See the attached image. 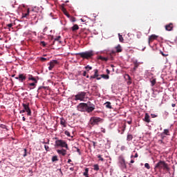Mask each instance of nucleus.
Instances as JSON below:
<instances>
[{"label": "nucleus", "mask_w": 177, "mask_h": 177, "mask_svg": "<svg viewBox=\"0 0 177 177\" xmlns=\"http://www.w3.org/2000/svg\"><path fill=\"white\" fill-rule=\"evenodd\" d=\"M120 150H121V151H124V150H127V147H125V145H122L120 147Z\"/></svg>", "instance_id": "4c0bfd02"}, {"label": "nucleus", "mask_w": 177, "mask_h": 177, "mask_svg": "<svg viewBox=\"0 0 177 177\" xmlns=\"http://www.w3.org/2000/svg\"><path fill=\"white\" fill-rule=\"evenodd\" d=\"M23 113H26V110L22 109V110H21V111H19V113H20V114H23Z\"/></svg>", "instance_id": "6e6d98bb"}, {"label": "nucleus", "mask_w": 177, "mask_h": 177, "mask_svg": "<svg viewBox=\"0 0 177 177\" xmlns=\"http://www.w3.org/2000/svg\"><path fill=\"white\" fill-rule=\"evenodd\" d=\"M24 109L27 113V115H31V109H30V105L28 104H22Z\"/></svg>", "instance_id": "f8f14e48"}, {"label": "nucleus", "mask_w": 177, "mask_h": 177, "mask_svg": "<svg viewBox=\"0 0 177 177\" xmlns=\"http://www.w3.org/2000/svg\"><path fill=\"white\" fill-rule=\"evenodd\" d=\"M118 37L120 42H124V37H122V35L118 34Z\"/></svg>", "instance_id": "f704fd0d"}, {"label": "nucleus", "mask_w": 177, "mask_h": 177, "mask_svg": "<svg viewBox=\"0 0 177 177\" xmlns=\"http://www.w3.org/2000/svg\"><path fill=\"white\" fill-rule=\"evenodd\" d=\"M134 162H135V160H131L130 161V163L129 164V165H131V164H133Z\"/></svg>", "instance_id": "052dcab7"}, {"label": "nucleus", "mask_w": 177, "mask_h": 177, "mask_svg": "<svg viewBox=\"0 0 177 177\" xmlns=\"http://www.w3.org/2000/svg\"><path fill=\"white\" fill-rule=\"evenodd\" d=\"M77 55L80 56L82 59H92L95 56V53L93 50H90L85 52L78 53Z\"/></svg>", "instance_id": "f03ea898"}, {"label": "nucleus", "mask_w": 177, "mask_h": 177, "mask_svg": "<svg viewBox=\"0 0 177 177\" xmlns=\"http://www.w3.org/2000/svg\"><path fill=\"white\" fill-rule=\"evenodd\" d=\"M77 109L78 111L85 112L86 111V103H80L77 105Z\"/></svg>", "instance_id": "9d476101"}, {"label": "nucleus", "mask_w": 177, "mask_h": 177, "mask_svg": "<svg viewBox=\"0 0 177 177\" xmlns=\"http://www.w3.org/2000/svg\"><path fill=\"white\" fill-rule=\"evenodd\" d=\"M28 88L29 89H34L35 88V86H37V83H35V82H32V83H29L28 84Z\"/></svg>", "instance_id": "412c9836"}, {"label": "nucleus", "mask_w": 177, "mask_h": 177, "mask_svg": "<svg viewBox=\"0 0 177 177\" xmlns=\"http://www.w3.org/2000/svg\"><path fill=\"white\" fill-rule=\"evenodd\" d=\"M15 80H18L19 82H24L27 80V77L24 73H19L17 77H15Z\"/></svg>", "instance_id": "1a4fd4ad"}, {"label": "nucleus", "mask_w": 177, "mask_h": 177, "mask_svg": "<svg viewBox=\"0 0 177 177\" xmlns=\"http://www.w3.org/2000/svg\"><path fill=\"white\" fill-rule=\"evenodd\" d=\"M105 105H106V107L107 109H112L111 102H106L105 103Z\"/></svg>", "instance_id": "7c9ffc66"}, {"label": "nucleus", "mask_w": 177, "mask_h": 177, "mask_svg": "<svg viewBox=\"0 0 177 177\" xmlns=\"http://www.w3.org/2000/svg\"><path fill=\"white\" fill-rule=\"evenodd\" d=\"M46 88H48V87H46V86H39L38 88L37 92H39L40 89H42V88L43 89H46Z\"/></svg>", "instance_id": "c03bdc74"}, {"label": "nucleus", "mask_w": 177, "mask_h": 177, "mask_svg": "<svg viewBox=\"0 0 177 177\" xmlns=\"http://www.w3.org/2000/svg\"><path fill=\"white\" fill-rule=\"evenodd\" d=\"M145 75L147 76V78H149V80H151V78H153V73H151V72H150L149 71H145Z\"/></svg>", "instance_id": "a211bd4d"}, {"label": "nucleus", "mask_w": 177, "mask_h": 177, "mask_svg": "<svg viewBox=\"0 0 177 177\" xmlns=\"http://www.w3.org/2000/svg\"><path fill=\"white\" fill-rule=\"evenodd\" d=\"M93 169H94V171H99V169H100V168L99 167V165H97V164L94 165Z\"/></svg>", "instance_id": "2f4dec72"}, {"label": "nucleus", "mask_w": 177, "mask_h": 177, "mask_svg": "<svg viewBox=\"0 0 177 177\" xmlns=\"http://www.w3.org/2000/svg\"><path fill=\"white\" fill-rule=\"evenodd\" d=\"M97 77L95 75L90 76V80H95V78H97Z\"/></svg>", "instance_id": "8fccbe9b"}, {"label": "nucleus", "mask_w": 177, "mask_h": 177, "mask_svg": "<svg viewBox=\"0 0 177 177\" xmlns=\"http://www.w3.org/2000/svg\"><path fill=\"white\" fill-rule=\"evenodd\" d=\"M64 135H66V136H67L68 138H69V140H73V138H74V135H71L70 131L67 130L64 131Z\"/></svg>", "instance_id": "f3484780"}, {"label": "nucleus", "mask_w": 177, "mask_h": 177, "mask_svg": "<svg viewBox=\"0 0 177 177\" xmlns=\"http://www.w3.org/2000/svg\"><path fill=\"white\" fill-rule=\"evenodd\" d=\"M51 161L52 162H55V161H59V158L57 157V156H54L52 157Z\"/></svg>", "instance_id": "c756f323"}, {"label": "nucleus", "mask_w": 177, "mask_h": 177, "mask_svg": "<svg viewBox=\"0 0 177 177\" xmlns=\"http://www.w3.org/2000/svg\"><path fill=\"white\" fill-rule=\"evenodd\" d=\"M149 81L151 82V86H154V85H156L157 83V80L154 77L149 79Z\"/></svg>", "instance_id": "aec40b11"}, {"label": "nucleus", "mask_w": 177, "mask_h": 177, "mask_svg": "<svg viewBox=\"0 0 177 177\" xmlns=\"http://www.w3.org/2000/svg\"><path fill=\"white\" fill-rule=\"evenodd\" d=\"M101 132H102V133H106V129L101 127Z\"/></svg>", "instance_id": "3c124183"}, {"label": "nucleus", "mask_w": 177, "mask_h": 177, "mask_svg": "<svg viewBox=\"0 0 177 177\" xmlns=\"http://www.w3.org/2000/svg\"><path fill=\"white\" fill-rule=\"evenodd\" d=\"M145 122H147L149 124L150 122V115L149 113H146L145 118L142 119Z\"/></svg>", "instance_id": "dca6fc26"}, {"label": "nucleus", "mask_w": 177, "mask_h": 177, "mask_svg": "<svg viewBox=\"0 0 177 177\" xmlns=\"http://www.w3.org/2000/svg\"><path fill=\"white\" fill-rule=\"evenodd\" d=\"M151 117H152V118H156L158 117V115H157L156 114H151Z\"/></svg>", "instance_id": "864d4df0"}, {"label": "nucleus", "mask_w": 177, "mask_h": 177, "mask_svg": "<svg viewBox=\"0 0 177 177\" xmlns=\"http://www.w3.org/2000/svg\"><path fill=\"white\" fill-rule=\"evenodd\" d=\"M138 157H139V155L138 154V153H136L134 158H138Z\"/></svg>", "instance_id": "13d9d810"}, {"label": "nucleus", "mask_w": 177, "mask_h": 177, "mask_svg": "<svg viewBox=\"0 0 177 177\" xmlns=\"http://www.w3.org/2000/svg\"><path fill=\"white\" fill-rule=\"evenodd\" d=\"M125 129H126V125L124 124V125L122 127V131L120 133L121 135L124 134V132H125Z\"/></svg>", "instance_id": "79ce46f5"}, {"label": "nucleus", "mask_w": 177, "mask_h": 177, "mask_svg": "<svg viewBox=\"0 0 177 177\" xmlns=\"http://www.w3.org/2000/svg\"><path fill=\"white\" fill-rule=\"evenodd\" d=\"M165 30L166 31H172V30H174V24L172 23H170L166 25Z\"/></svg>", "instance_id": "2eb2a0df"}, {"label": "nucleus", "mask_w": 177, "mask_h": 177, "mask_svg": "<svg viewBox=\"0 0 177 177\" xmlns=\"http://www.w3.org/2000/svg\"><path fill=\"white\" fill-rule=\"evenodd\" d=\"M24 153L23 155L24 157H27V149H24Z\"/></svg>", "instance_id": "a18cd8bd"}, {"label": "nucleus", "mask_w": 177, "mask_h": 177, "mask_svg": "<svg viewBox=\"0 0 177 177\" xmlns=\"http://www.w3.org/2000/svg\"><path fill=\"white\" fill-rule=\"evenodd\" d=\"M44 149H45L46 151H49V146L44 145Z\"/></svg>", "instance_id": "49530a36"}, {"label": "nucleus", "mask_w": 177, "mask_h": 177, "mask_svg": "<svg viewBox=\"0 0 177 177\" xmlns=\"http://www.w3.org/2000/svg\"><path fill=\"white\" fill-rule=\"evenodd\" d=\"M97 158H99L100 161H104V159L102 158V155H97Z\"/></svg>", "instance_id": "a19ab883"}, {"label": "nucleus", "mask_w": 177, "mask_h": 177, "mask_svg": "<svg viewBox=\"0 0 177 177\" xmlns=\"http://www.w3.org/2000/svg\"><path fill=\"white\" fill-rule=\"evenodd\" d=\"M28 15H32L33 16H37V12H35V10L34 9L31 11H30V9H28L26 13L22 14V17H27Z\"/></svg>", "instance_id": "9b49d317"}, {"label": "nucleus", "mask_w": 177, "mask_h": 177, "mask_svg": "<svg viewBox=\"0 0 177 177\" xmlns=\"http://www.w3.org/2000/svg\"><path fill=\"white\" fill-rule=\"evenodd\" d=\"M118 164L121 169H127V163L125 162V158H124L122 156H119Z\"/></svg>", "instance_id": "39448f33"}, {"label": "nucleus", "mask_w": 177, "mask_h": 177, "mask_svg": "<svg viewBox=\"0 0 177 177\" xmlns=\"http://www.w3.org/2000/svg\"><path fill=\"white\" fill-rule=\"evenodd\" d=\"M69 169H70V171H74V167H71Z\"/></svg>", "instance_id": "338daca9"}, {"label": "nucleus", "mask_w": 177, "mask_h": 177, "mask_svg": "<svg viewBox=\"0 0 177 177\" xmlns=\"http://www.w3.org/2000/svg\"><path fill=\"white\" fill-rule=\"evenodd\" d=\"M86 96V93L85 91H80L75 95V100H80V102H84L85 100Z\"/></svg>", "instance_id": "20e7f679"}, {"label": "nucleus", "mask_w": 177, "mask_h": 177, "mask_svg": "<svg viewBox=\"0 0 177 177\" xmlns=\"http://www.w3.org/2000/svg\"><path fill=\"white\" fill-rule=\"evenodd\" d=\"M84 68H86V70H87V71H89V70H92V66L87 65L84 67Z\"/></svg>", "instance_id": "e433bc0d"}, {"label": "nucleus", "mask_w": 177, "mask_h": 177, "mask_svg": "<svg viewBox=\"0 0 177 177\" xmlns=\"http://www.w3.org/2000/svg\"><path fill=\"white\" fill-rule=\"evenodd\" d=\"M0 128H1L2 129H6V131H8V127H6V125H5L3 124H0Z\"/></svg>", "instance_id": "72a5a7b5"}, {"label": "nucleus", "mask_w": 177, "mask_h": 177, "mask_svg": "<svg viewBox=\"0 0 177 177\" xmlns=\"http://www.w3.org/2000/svg\"><path fill=\"white\" fill-rule=\"evenodd\" d=\"M145 167L147 169H150V165L149 163H145Z\"/></svg>", "instance_id": "ea45409f"}, {"label": "nucleus", "mask_w": 177, "mask_h": 177, "mask_svg": "<svg viewBox=\"0 0 177 177\" xmlns=\"http://www.w3.org/2000/svg\"><path fill=\"white\" fill-rule=\"evenodd\" d=\"M133 139V136L131 133H128L127 136V142H131Z\"/></svg>", "instance_id": "bb28decb"}, {"label": "nucleus", "mask_w": 177, "mask_h": 177, "mask_svg": "<svg viewBox=\"0 0 177 177\" xmlns=\"http://www.w3.org/2000/svg\"><path fill=\"white\" fill-rule=\"evenodd\" d=\"M101 77L104 78V80H109V78H110V76H109V75H101Z\"/></svg>", "instance_id": "473e14b6"}, {"label": "nucleus", "mask_w": 177, "mask_h": 177, "mask_svg": "<svg viewBox=\"0 0 177 177\" xmlns=\"http://www.w3.org/2000/svg\"><path fill=\"white\" fill-rule=\"evenodd\" d=\"M138 66H136L134 65V67L133 68V71H136Z\"/></svg>", "instance_id": "4d7b16f0"}, {"label": "nucleus", "mask_w": 177, "mask_h": 177, "mask_svg": "<svg viewBox=\"0 0 177 177\" xmlns=\"http://www.w3.org/2000/svg\"><path fill=\"white\" fill-rule=\"evenodd\" d=\"M57 154H59V156H66V154H67V150L62 148L61 149H57Z\"/></svg>", "instance_id": "4468645a"}, {"label": "nucleus", "mask_w": 177, "mask_h": 177, "mask_svg": "<svg viewBox=\"0 0 177 177\" xmlns=\"http://www.w3.org/2000/svg\"><path fill=\"white\" fill-rule=\"evenodd\" d=\"M162 134L166 135L167 136H169V130L168 129H165L163 130V132H162Z\"/></svg>", "instance_id": "c85d7f7f"}, {"label": "nucleus", "mask_w": 177, "mask_h": 177, "mask_svg": "<svg viewBox=\"0 0 177 177\" xmlns=\"http://www.w3.org/2000/svg\"><path fill=\"white\" fill-rule=\"evenodd\" d=\"M98 60H102V62H108L109 61V57H103L102 55H100L97 57Z\"/></svg>", "instance_id": "6ab92c4d"}, {"label": "nucleus", "mask_w": 177, "mask_h": 177, "mask_svg": "<svg viewBox=\"0 0 177 177\" xmlns=\"http://www.w3.org/2000/svg\"><path fill=\"white\" fill-rule=\"evenodd\" d=\"M57 63L58 62L56 59H53L50 62H48V66L49 71H52V70H53V68H55V66H56Z\"/></svg>", "instance_id": "6e6552de"}, {"label": "nucleus", "mask_w": 177, "mask_h": 177, "mask_svg": "<svg viewBox=\"0 0 177 177\" xmlns=\"http://www.w3.org/2000/svg\"><path fill=\"white\" fill-rule=\"evenodd\" d=\"M55 147H62V149H66V150H68V144L64 140H59L57 137L55 138Z\"/></svg>", "instance_id": "f257e3e1"}, {"label": "nucleus", "mask_w": 177, "mask_h": 177, "mask_svg": "<svg viewBox=\"0 0 177 177\" xmlns=\"http://www.w3.org/2000/svg\"><path fill=\"white\" fill-rule=\"evenodd\" d=\"M84 176L89 177V168L86 167L84 169V172L83 173Z\"/></svg>", "instance_id": "4be33fe9"}, {"label": "nucleus", "mask_w": 177, "mask_h": 177, "mask_svg": "<svg viewBox=\"0 0 177 177\" xmlns=\"http://www.w3.org/2000/svg\"><path fill=\"white\" fill-rule=\"evenodd\" d=\"M70 20L72 23H75L76 21L75 17H71Z\"/></svg>", "instance_id": "58836bf2"}, {"label": "nucleus", "mask_w": 177, "mask_h": 177, "mask_svg": "<svg viewBox=\"0 0 177 177\" xmlns=\"http://www.w3.org/2000/svg\"><path fill=\"white\" fill-rule=\"evenodd\" d=\"M161 55H162V56H168V54H164V53L163 52H161Z\"/></svg>", "instance_id": "e2e57ef3"}, {"label": "nucleus", "mask_w": 177, "mask_h": 177, "mask_svg": "<svg viewBox=\"0 0 177 177\" xmlns=\"http://www.w3.org/2000/svg\"><path fill=\"white\" fill-rule=\"evenodd\" d=\"M158 169L159 170L166 169V171H169V167H168V164L165 162L164 160H160L155 166V169Z\"/></svg>", "instance_id": "7ed1b4c3"}, {"label": "nucleus", "mask_w": 177, "mask_h": 177, "mask_svg": "<svg viewBox=\"0 0 177 177\" xmlns=\"http://www.w3.org/2000/svg\"><path fill=\"white\" fill-rule=\"evenodd\" d=\"M94 75L95 77H99V71L97 69L94 70Z\"/></svg>", "instance_id": "c9c22d12"}, {"label": "nucleus", "mask_w": 177, "mask_h": 177, "mask_svg": "<svg viewBox=\"0 0 177 177\" xmlns=\"http://www.w3.org/2000/svg\"><path fill=\"white\" fill-rule=\"evenodd\" d=\"M133 64L134 66H136V67H139V66H140V64H143V62H138V59H136L133 61Z\"/></svg>", "instance_id": "cd10ccee"}, {"label": "nucleus", "mask_w": 177, "mask_h": 177, "mask_svg": "<svg viewBox=\"0 0 177 177\" xmlns=\"http://www.w3.org/2000/svg\"><path fill=\"white\" fill-rule=\"evenodd\" d=\"M95 110V104H92L91 102L86 103V112L92 113Z\"/></svg>", "instance_id": "423d86ee"}, {"label": "nucleus", "mask_w": 177, "mask_h": 177, "mask_svg": "<svg viewBox=\"0 0 177 177\" xmlns=\"http://www.w3.org/2000/svg\"><path fill=\"white\" fill-rule=\"evenodd\" d=\"M92 125H97L99 122H103V119L99 117H92L90 120Z\"/></svg>", "instance_id": "0eeeda50"}, {"label": "nucleus", "mask_w": 177, "mask_h": 177, "mask_svg": "<svg viewBox=\"0 0 177 177\" xmlns=\"http://www.w3.org/2000/svg\"><path fill=\"white\" fill-rule=\"evenodd\" d=\"M77 30H80V26H78L77 24L73 25V26L71 27V30L74 32L77 31Z\"/></svg>", "instance_id": "b1692460"}, {"label": "nucleus", "mask_w": 177, "mask_h": 177, "mask_svg": "<svg viewBox=\"0 0 177 177\" xmlns=\"http://www.w3.org/2000/svg\"><path fill=\"white\" fill-rule=\"evenodd\" d=\"M107 74H110V71L109 69H106Z\"/></svg>", "instance_id": "774afa93"}, {"label": "nucleus", "mask_w": 177, "mask_h": 177, "mask_svg": "<svg viewBox=\"0 0 177 177\" xmlns=\"http://www.w3.org/2000/svg\"><path fill=\"white\" fill-rule=\"evenodd\" d=\"M75 149H76L77 153L81 156V150L77 147H75Z\"/></svg>", "instance_id": "37998d69"}, {"label": "nucleus", "mask_w": 177, "mask_h": 177, "mask_svg": "<svg viewBox=\"0 0 177 177\" xmlns=\"http://www.w3.org/2000/svg\"><path fill=\"white\" fill-rule=\"evenodd\" d=\"M60 38H62L61 36H58L54 39V41H60Z\"/></svg>", "instance_id": "de8ad7c7"}, {"label": "nucleus", "mask_w": 177, "mask_h": 177, "mask_svg": "<svg viewBox=\"0 0 177 177\" xmlns=\"http://www.w3.org/2000/svg\"><path fill=\"white\" fill-rule=\"evenodd\" d=\"M164 114H165V115H168V114H169L167 111H165V113H164Z\"/></svg>", "instance_id": "69168bd1"}, {"label": "nucleus", "mask_w": 177, "mask_h": 177, "mask_svg": "<svg viewBox=\"0 0 177 177\" xmlns=\"http://www.w3.org/2000/svg\"><path fill=\"white\" fill-rule=\"evenodd\" d=\"M44 32H46V31H48V27H45V28L43 30Z\"/></svg>", "instance_id": "680f3d73"}, {"label": "nucleus", "mask_w": 177, "mask_h": 177, "mask_svg": "<svg viewBox=\"0 0 177 177\" xmlns=\"http://www.w3.org/2000/svg\"><path fill=\"white\" fill-rule=\"evenodd\" d=\"M72 162L73 160H71V159L68 160V164H71L72 166H74V163H71Z\"/></svg>", "instance_id": "09e8293b"}, {"label": "nucleus", "mask_w": 177, "mask_h": 177, "mask_svg": "<svg viewBox=\"0 0 177 177\" xmlns=\"http://www.w3.org/2000/svg\"><path fill=\"white\" fill-rule=\"evenodd\" d=\"M82 75L83 77H86V71H84Z\"/></svg>", "instance_id": "bf43d9fd"}, {"label": "nucleus", "mask_w": 177, "mask_h": 177, "mask_svg": "<svg viewBox=\"0 0 177 177\" xmlns=\"http://www.w3.org/2000/svg\"><path fill=\"white\" fill-rule=\"evenodd\" d=\"M60 124L62 125V127H64V128L67 127V124H66V120H64L63 118H60Z\"/></svg>", "instance_id": "5701e85b"}, {"label": "nucleus", "mask_w": 177, "mask_h": 177, "mask_svg": "<svg viewBox=\"0 0 177 177\" xmlns=\"http://www.w3.org/2000/svg\"><path fill=\"white\" fill-rule=\"evenodd\" d=\"M28 80L29 81H33L34 82H35V84H37L38 83V80H37V79H35V77H34L32 75H29V77H28Z\"/></svg>", "instance_id": "a878e982"}, {"label": "nucleus", "mask_w": 177, "mask_h": 177, "mask_svg": "<svg viewBox=\"0 0 177 177\" xmlns=\"http://www.w3.org/2000/svg\"><path fill=\"white\" fill-rule=\"evenodd\" d=\"M115 50H112L111 53H121L122 52V47L118 44L115 47Z\"/></svg>", "instance_id": "ddd939ff"}, {"label": "nucleus", "mask_w": 177, "mask_h": 177, "mask_svg": "<svg viewBox=\"0 0 177 177\" xmlns=\"http://www.w3.org/2000/svg\"><path fill=\"white\" fill-rule=\"evenodd\" d=\"M160 137L162 140H164V138H165V136H164V134L162 133H160Z\"/></svg>", "instance_id": "5fc2aeb1"}, {"label": "nucleus", "mask_w": 177, "mask_h": 177, "mask_svg": "<svg viewBox=\"0 0 177 177\" xmlns=\"http://www.w3.org/2000/svg\"><path fill=\"white\" fill-rule=\"evenodd\" d=\"M156 38H158V36L156 35H152L149 37V43L150 44V41H154Z\"/></svg>", "instance_id": "393cba45"}, {"label": "nucleus", "mask_w": 177, "mask_h": 177, "mask_svg": "<svg viewBox=\"0 0 177 177\" xmlns=\"http://www.w3.org/2000/svg\"><path fill=\"white\" fill-rule=\"evenodd\" d=\"M7 27H8V28H12V27H13V24H7Z\"/></svg>", "instance_id": "603ef678"}, {"label": "nucleus", "mask_w": 177, "mask_h": 177, "mask_svg": "<svg viewBox=\"0 0 177 177\" xmlns=\"http://www.w3.org/2000/svg\"><path fill=\"white\" fill-rule=\"evenodd\" d=\"M41 60H42V62H45V60H46V58H45V57H41Z\"/></svg>", "instance_id": "0e129e2a"}]
</instances>
